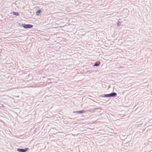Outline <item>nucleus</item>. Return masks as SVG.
I'll return each mask as SVG.
<instances>
[{"mask_svg":"<svg viewBox=\"0 0 152 152\" xmlns=\"http://www.w3.org/2000/svg\"><path fill=\"white\" fill-rule=\"evenodd\" d=\"M100 64V62L99 61H97L95 63V64L94 65V66H98Z\"/></svg>","mask_w":152,"mask_h":152,"instance_id":"39448f33","label":"nucleus"},{"mask_svg":"<svg viewBox=\"0 0 152 152\" xmlns=\"http://www.w3.org/2000/svg\"><path fill=\"white\" fill-rule=\"evenodd\" d=\"M28 149V148H26L24 149L18 148L17 150V151L19 152H26Z\"/></svg>","mask_w":152,"mask_h":152,"instance_id":"7ed1b4c3","label":"nucleus"},{"mask_svg":"<svg viewBox=\"0 0 152 152\" xmlns=\"http://www.w3.org/2000/svg\"><path fill=\"white\" fill-rule=\"evenodd\" d=\"M12 13L14 15L16 16H18L19 15V14L18 12H13Z\"/></svg>","mask_w":152,"mask_h":152,"instance_id":"6e6552de","label":"nucleus"},{"mask_svg":"<svg viewBox=\"0 0 152 152\" xmlns=\"http://www.w3.org/2000/svg\"><path fill=\"white\" fill-rule=\"evenodd\" d=\"M121 22L120 21H118L117 22V26L118 27H119L121 26Z\"/></svg>","mask_w":152,"mask_h":152,"instance_id":"0eeeda50","label":"nucleus"},{"mask_svg":"<svg viewBox=\"0 0 152 152\" xmlns=\"http://www.w3.org/2000/svg\"><path fill=\"white\" fill-rule=\"evenodd\" d=\"M86 111L83 110H81L79 111H75L73 113H84Z\"/></svg>","mask_w":152,"mask_h":152,"instance_id":"20e7f679","label":"nucleus"},{"mask_svg":"<svg viewBox=\"0 0 152 152\" xmlns=\"http://www.w3.org/2000/svg\"><path fill=\"white\" fill-rule=\"evenodd\" d=\"M23 27L25 29L30 28L33 27V26L30 24H23Z\"/></svg>","mask_w":152,"mask_h":152,"instance_id":"f03ea898","label":"nucleus"},{"mask_svg":"<svg viewBox=\"0 0 152 152\" xmlns=\"http://www.w3.org/2000/svg\"><path fill=\"white\" fill-rule=\"evenodd\" d=\"M41 12V11L40 10H38L36 12V14L37 15H39V13Z\"/></svg>","mask_w":152,"mask_h":152,"instance_id":"423d86ee","label":"nucleus"},{"mask_svg":"<svg viewBox=\"0 0 152 152\" xmlns=\"http://www.w3.org/2000/svg\"><path fill=\"white\" fill-rule=\"evenodd\" d=\"M117 94L115 93H113L109 94H105L104 97H115L116 96Z\"/></svg>","mask_w":152,"mask_h":152,"instance_id":"f257e3e1","label":"nucleus"},{"mask_svg":"<svg viewBox=\"0 0 152 152\" xmlns=\"http://www.w3.org/2000/svg\"><path fill=\"white\" fill-rule=\"evenodd\" d=\"M86 111H88V112H90V111H90L89 110H86Z\"/></svg>","mask_w":152,"mask_h":152,"instance_id":"1a4fd4ad","label":"nucleus"}]
</instances>
